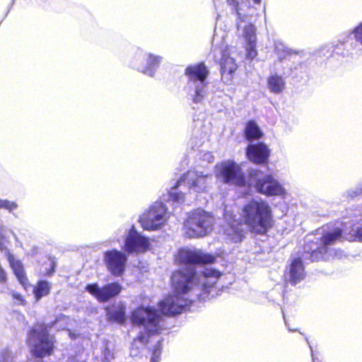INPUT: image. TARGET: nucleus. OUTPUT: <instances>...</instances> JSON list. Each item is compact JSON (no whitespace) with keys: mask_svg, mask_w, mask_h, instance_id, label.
<instances>
[{"mask_svg":"<svg viewBox=\"0 0 362 362\" xmlns=\"http://www.w3.org/2000/svg\"><path fill=\"white\" fill-rule=\"evenodd\" d=\"M262 0H253L255 4H259Z\"/></svg>","mask_w":362,"mask_h":362,"instance_id":"obj_38","label":"nucleus"},{"mask_svg":"<svg viewBox=\"0 0 362 362\" xmlns=\"http://www.w3.org/2000/svg\"><path fill=\"white\" fill-rule=\"evenodd\" d=\"M1 358L4 361H6L8 358L11 359V361H12V357L10 354V352L8 351V350H4L1 353Z\"/></svg>","mask_w":362,"mask_h":362,"instance_id":"obj_36","label":"nucleus"},{"mask_svg":"<svg viewBox=\"0 0 362 362\" xmlns=\"http://www.w3.org/2000/svg\"><path fill=\"white\" fill-rule=\"evenodd\" d=\"M262 171L257 169H250L248 172V187L255 182L256 190L266 196L280 195L284 189L279 182L274 180L272 175H266L264 177L258 178Z\"/></svg>","mask_w":362,"mask_h":362,"instance_id":"obj_7","label":"nucleus"},{"mask_svg":"<svg viewBox=\"0 0 362 362\" xmlns=\"http://www.w3.org/2000/svg\"><path fill=\"white\" fill-rule=\"evenodd\" d=\"M163 340L158 341L153 346L151 351V362H159L163 349Z\"/></svg>","mask_w":362,"mask_h":362,"instance_id":"obj_28","label":"nucleus"},{"mask_svg":"<svg viewBox=\"0 0 362 362\" xmlns=\"http://www.w3.org/2000/svg\"><path fill=\"white\" fill-rule=\"evenodd\" d=\"M167 208L161 202H155L140 217L141 227L146 230H155L164 224Z\"/></svg>","mask_w":362,"mask_h":362,"instance_id":"obj_9","label":"nucleus"},{"mask_svg":"<svg viewBox=\"0 0 362 362\" xmlns=\"http://www.w3.org/2000/svg\"><path fill=\"white\" fill-rule=\"evenodd\" d=\"M206 176L199 175L197 172L188 170L177 181L173 188H177L182 182L185 183L189 188L204 187Z\"/></svg>","mask_w":362,"mask_h":362,"instance_id":"obj_22","label":"nucleus"},{"mask_svg":"<svg viewBox=\"0 0 362 362\" xmlns=\"http://www.w3.org/2000/svg\"><path fill=\"white\" fill-rule=\"evenodd\" d=\"M3 229V227L1 225H0V231Z\"/></svg>","mask_w":362,"mask_h":362,"instance_id":"obj_39","label":"nucleus"},{"mask_svg":"<svg viewBox=\"0 0 362 362\" xmlns=\"http://www.w3.org/2000/svg\"><path fill=\"white\" fill-rule=\"evenodd\" d=\"M105 264L114 276H122L125 269L127 257L125 254L117 250L106 251L104 254Z\"/></svg>","mask_w":362,"mask_h":362,"instance_id":"obj_12","label":"nucleus"},{"mask_svg":"<svg viewBox=\"0 0 362 362\" xmlns=\"http://www.w3.org/2000/svg\"><path fill=\"white\" fill-rule=\"evenodd\" d=\"M51 284L46 280H39L33 287V295L35 299L38 301L42 297L47 296L50 293Z\"/></svg>","mask_w":362,"mask_h":362,"instance_id":"obj_24","label":"nucleus"},{"mask_svg":"<svg viewBox=\"0 0 362 362\" xmlns=\"http://www.w3.org/2000/svg\"><path fill=\"white\" fill-rule=\"evenodd\" d=\"M349 240L350 241L357 240L362 243V225L355 230L353 238H349Z\"/></svg>","mask_w":362,"mask_h":362,"instance_id":"obj_33","label":"nucleus"},{"mask_svg":"<svg viewBox=\"0 0 362 362\" xmlns=\"http://www.w3.org/2000/svg\"><path fill=\"white\" fill-rule=\"evenodd\" d=\"M243 135L246 140L252 141L260 139L264 134L256 122L253 119H250L245 123Z\"/></svg>","mask_w":362,"mask_h":362,"instance_id":"obj_23","label":"nucleus"},{"mask_svg":"<svg viewBox=\"0 0 362 362\" xmlns=\"http://www.w3.org/2000/svg\"><path fill=\"white\" fill-rule=\"evenodd\" d=\"M184 74L188 82L204 83L209 75V70L204 62H200L187 66Z\"/></svg>","mask_w":362,"mask_h":362,"instance_id":"obj_17","label":"nucleus"},{"mask_svg":"<svg viewBox=\"0 0 362 362\" xmlns=\"http://www.w3.org/2000/svg\"><path fill=\"white\" fill-rule=\"evenodd\" d=\"M106 317L107 321L123 325L126 321V306L124 303L119 301L113 303L107 306Z\"/></svg>","mask_w":362,"mask_h":362,"instance_id":"obj_20","label":"nucleus"},{"mask_svg":"<svg viewBox=\"0 0 362 362\" xmlns=\"http://www.w3.org/2000/svg\"><path fill=\"white\" fill-rule=\"evenodd\" d=\"M160 58L158 56H154L151 54L148 55V66L143 71L144 73L151 72L152 69H154L160 63Z\"/></svg>","mask_w":362,"mask_h":362,"instance_id":"obj_29","label":"nucleus"},{"mask_svg":"<svg viewBox=\"0 0 362 362\" xmlns=\"http://www.w3.org/2000/svg\"><path fill=\"white\" fill-rule=\"evenodd\" d=\"M130 319L132 325L145 328V332H140L134 339L133 346L136 341L146 346L151 336L160 334L165 329L162 315L153 307H136L132 310Z\"/></svg>","mask_w":362,"mask_h":362,"instance_id":"obj_2","label":"nucleus"},{"mask_svg":"<svg viewBox=\"0 0 362 362\" xmlns=\"http://www.w3.org/2000/svg\"><path fill=\"white\" fill-rule=\"evenodd\" d=\"M221 78L226 83H230L233 78L238 66L233 58L222 54L220 60Z\"/></svg>","mask_w":362,"mask_h":362,"instance_id":"obj_21","label":"nucleus"},{"mask_svg":"<svg viewBox=\"0 0 362 362\" xmlns=\"http://www.w3.org/2000/svg\"><path fill=\"white\" fill-rule=\"evenodd\" d=\"M353 34L355 40L362 45V22L354 28Z\"/></svg>","mask_w":362,"mask_h":362,"instance_id":"obj_32","label":"nucleus"},{"mask_svg":"<svg viewBox=\"0 0 362 362\" xmlns=\"http://www.w3.org/2000/svg\"><path fill=\"white\" fill-rule=\"evenodd\" d=\"M311 356H312V361H313V362H316V358L315 357L313 351H312Z\"/></svg>","mask_w":362,"mask_h":362,"instance_id":"obj_37","label":"nucleus"},{"mask_svg":"<svg viewBox=\"0 0 362 362\" xmlns=\"http://www.w3.org/2000/svg\"><path fill=\"white\" fill-rule=\"evenodd\" d=\"M343 230L337 227L332 231L322 233L320 238V243L317 246L314 240H309L303 245V252L309 255L308 258L311 262H318L326 259L329 251V245H334L337 241L341 240Z\"/></svg>","mask_w":362,"mask_h":362,"instance_id":"obj_4","label":"nucleus"},{"mask_svg":"<svg viewBox=\"0 0 362 362\" xmlns=\"http://www.w3.org/2000/svg\"><path fill=\"white\" fill-rule=\"evenodd\" d=\"M18 207V204L14 202L7 199H0V209H5L11 211Z\"/></svg>","mask_w":362,"mask_h":362,"instance_id":"obj_31","label":"nucleus"},{"mask_svg":"<svg viewBox=\"0 0 362 362\" xmlns=\"http://www.w3.org/2000/svg\"><path fill=\"white\" fill-rule=\"evenodd\" d=\"M268 86L270 90L274 93H280L285 88L284 78L276 74L272 75L268 78Z\"/></svg>","mask_w":362,"mask_h":362,"instance_id":"obj_25","label":"nucleus"},{"mask_svg":"<svg viewBox=\"0 0 362 362\" xmlns=\"http://www.w3.org/2000/svg\"><path fill=\"white\" fill-rule=\"evenodd\" d=\"M226 4L230 7L233 13L236 14L240 21H243V16L240 13L242 6L245 4V0H226Z\"/></svg>","mask_w":362,"mask_h":362,"instance_id":"obj_27","label":"nucleus"},{"mask_svg":"<svg viewBox=\"0 0 362 362\" xmlns=\"http://www.w3.org/2000/svg\"><path fill=\"white\" fill-rule=\"evenodd\" d=\"M243 221L233 223L231 228L240 240L244 236L243 228L239 226L245 224L254 234L264 235L274 226V217L272 208L265 200L251 199L243 205L240 214Z\"/></svg>","mask_w":362,"mask_h":362,"instance_id":"obj_1","label":"nucleus"},{"mask_svg":"<svg viewBox=\"0 0 362 362\" xmlns=\"http://www.w3.org/2000/svg\"><path fill=\"white\" fill-rule=\"evenodd\" d=\"M10 294L12 299L14 300L18 305L22 306H25L27 305V301L25 297L21 293L16 292L15 291H12Z\"/></svg>","mask_w":362,"mask_h":362,"instance_id":"obj_30","label":"nucleus"},{"mask_svg":"<svg viewBox=\"0 0 362 362\" xmlns=\"http://www.w3.org/2000/svg\"><path fill=\"white\" fill-rule=\"evenodd\" d=\"M204 95L202 93V90L201 89H197L196 90V93L193 97V102L194 103H198L199 102H201L202 100V98H203Z\"/></svg>","mask_w":362,"mask_h":362,"instance_id":"obj_35","label":"nucleus"},{"mask_svg":"<svg viewBox=\"0 0 362 362\" xmlns=\"http://www.w3.org/2000/svg\"><path fill=\"white\" fill-rule=\"evenodd\" d=\"M180 296L173 295L165 297L158 303V307L161 314L168 316H174L182 313L184 305L176 302Z\"/></svg>","mask_w":362,"mask_h":362,"instance_id":"obj_19","label":"nucleus"},{"mask_svg":"<svg viewBox=\"0 0 362 362\" xmlns=\"http://www.w3.org/2000/svg\"><path fill=\"white\" fill-rule=\"evenodd\" d=\"M186 233L189 237H201L212 228L211 216L205 211H193L185 221Z\"/></svg>","mask_w":362,"mask_h":362,"instance_id":"obj_8","label":"nucleus"},{"mask_svg":"<svg viewBox=\"0 0 362 362\" xmlns=\"http://www.w3.org/2000/svg\"><path fill=\"white\" fill-rule=\"evenodd\" d=\"M175 260L179 265L205 264L215 262L216 257L200 250L181 248L177 251Z\"/></svg>","mask_w":362,"mask_h":362,"instance_id":"obj_10","label":"nucleus"},{"mask_svg":"<svg viewBox=\"0 0 362 362\" xmlns=\"http://www.w3.org/2000/svg\"><path fill=\"white\" fill-rule=\"evenodd\" d=\"M5 257L17 281L25 291H28L30 288L31 284L23 262L16 259L14 255L10 252H6Z\"/></svg>","mask_w":362,"mask_h":362,"instance_id":"obj_14","label":"nucleus"},{"mask_svg":"<svg viewBox=\"0 0 362 362\" xmlns=\"http://www.w3.org/2000/svg\"><path fill=\"white\" fill-rule=\"evenodd\" d=\"M150 247L148 238L139 234L134 227L129 229L124 241V250L129 253L145 252Z\"/></svg>","mask_w":362,"mask_h":362,"instance_id":"obj_13","label":"nucleus"},{"mask_svg":"<svg viewBox=\"0 0 362 362\" xmlns=\"http://www.w3.org/2000/svg\"><path fill=\"white\" fill-rule=\"evenodd\" d=\"M54 323L37 321L28 331V344L32 356L43 358L52 356L56 350V337L49 332Z\"/></svg>","mask_w":362,"mask_h":362,"instance_id":"obj_3","label":"nucleus"},{"mask_svg":"<svg viewBox=\"0 0 362 362\" xmlns=\"http://www.w3.org/2000/svg\"><path fill=\"white\" fill-rule=\"evenodd\" d=\"M122 290V285L116 281L106 284L102 287H99L97 283L86 286V291L100 303H105L117 297Z\"/></svg>","mask_w":362,"mask_h":362,"instance_id":"obj_11","label":"nucleus"},{"mask_svg":"<svg viewBox=\"0 0 362 362\" xmlns=\"http://www.w3.org/2000/svg\"><path fill=\"white\" fill-rule=\"evenodd\" d=\"M57 262L54 257L47 256L46 260L42 263V269L43 275L46 276H52L56 270Z\"/></svg>","mask_w":362,"mask_h":362,"instance_id":"obj_26","label":"nucleus"},{"mask_svg":"<svg viewBox=\"0 0 362 362\" xmlns=\"http://www.w3.org/2000/svg\"><path fill=\"white\" fill-rule=\"evenodd\" d=\"M199 280L197 272L193 267L179 268L173 272L170 283L173 293L177 296L187 294Z\"/></svg>","mask_w":362,"mask_h":362,"instance_id":"obj_5","label":"nucleus"},{"mask_svg":"<svg viewBox=\"0 0 362 362\" xmlns=\"http://www.w3.org/2000/svg\"><path fill=\"white\" fill-rule=\"evenodd\" d=\"M246 156L247 159L255 164H267L270 156V149L262 142L249 144L246 148Z\"/></svg>","mask_w":362,"mask_h":362,"instance_id":"obj_15","label":"nucleus"},{"mask_svg":"<svg viewBox=\"0 0 362 362\" xmlns=\"http://www.w3.org/2000/svg\"><path fill=\"white\" fill-rule=\"evenodd\" d=\"M221 273L216 270H209L206 273L207 277L202 287V294L205 298H214L220 295L221 289L217 286L216 281L221 276Z\"/></svg>","mask_w":362,"mask_h":362,"instance_id":"obj_16","label":"nucleus"},{"mask_svg":"<svg viewBox=\"0 0 362 362\" xmlns=\"http://www.w3.org/2000/svg\"><path fill=\"white\" fill-rule=\"evenodd\" d=\"M285 275H288V281L293 286H296L305 278V267L300 257H296L291 260Z\"/></svg>","mask_w":362,"mask_h":362,"instance_id":"obj_18","label":"nucleus"},{"mask_svg":"<svg viewBox=\"0 0 362 362\" xmlns=\"http://www.w3.org/2000/svg\"><path fill=\"white\" fill-rule=\"evenodd\" d=\"M216 177L224 184L239 187L248 186V180L240 164L228 160L216 165Z\"/></svg>","mask_w":362,"mask_h":362,"instance_id":"obj_6","label":"nucleus"},{"mask_svg":"<svg viewBox=\"0 0 362 362\" xmlns=\"http://www.w3.org/2000/svg\"><path fill=\"white\" fill-rule=\"evenodd\" d=\"M169 196L172 200L175 202L185 199V194L182 192H170Z\"/></svg>","mask_w":362,"mask_h":362,"instance_id":"obj_34","label":"nucleus"}]
</instances>
